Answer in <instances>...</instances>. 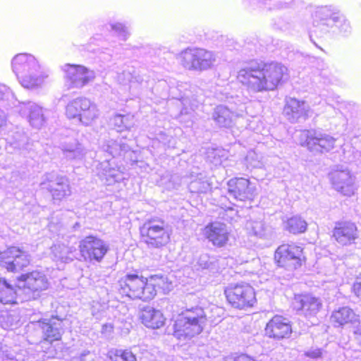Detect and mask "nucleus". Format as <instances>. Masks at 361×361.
<instances>
[{"label":"nucleus","instance_id":"obj_1","mask_svg":"<svg viewBox=\"0 0 361 361\" xmlns=\"http://www.w3.org/2000/svg\"><path fill=\"white\" fill-rule=\"evenodd\" d=\"M287 73L288 68L281 63L252 61L240 69L237 78L249 90L261 92L274 90Z\"/></svg>","mask_w":361,"mask_h":361},{"label":"nucleus","instance_id":"obj_2","mask_svg":"<svg viewBox=\"0 0 361 361\" xmlns=\"http://www.w3.org/2000/svg\"><path fill=\"white\" fill-rule=\"evenodd\" d=\"M165 283L164 277L161 275L145 277L137 273H128L118 280V292L130 300L146 302L154 298Z\"/></svg>","mask_w":361,"mask_h":361},{"label":"nucleus","instance_id":"obj_3","mask_svg":"<svg viewBox=\"0 0 361 361\" xmlns=\"http://www.w3.org/2000/svg\"><path fill=\"white\" fill-rule=\"evenodd\" d=\"M48 287L49 282L45 274L37 269L19 275L16 278V286L11 285L5 278H0V303L16 304L17 290L34 293L44 290Z\"/></svg>","mask_w":361,"mask_h":361},{"label":"nucleus","instance_id":"obj_4","mask_svg":"<svg viewBox=\"0 0 361 361\" xmlns=\"http://www.w3.org/2000/svg\"><path fill=\"white\" fill-rule=\"evenodd\" d=\"M36 324L42 334L39 341L41 351L47 358L56 357L66 348L63 340L65 332L63 319L57 316H51L49 319H40Z\"/></svg>","mask_w":361,"mask_h":361},{"label":"nucleus","instance_id":"obj_5","mask_svg":"<svg viewBox=\"0 0 361 361\" xmlns=\"http://www.w3.org/2000/svg\"><path fill=\"white\" fill-rule=\"evenodd\" d=\"M207 321V314L203 307L187 308L174 319L172 334L179 341L190 340L202 332Z\"/></svg>","mask_w":361,"mask_h":361},{"label":"nucleus","instance_id":"obj_6","mask_svg":"<svg viewBox=\"0 0 361 361\" xmlns=\"http://www.w3.org/2000/svg\"><path fill=\"white\" fill-rule=\"evenodd\" d=\"M12 67L20 84L27 89L40 87L48 78L37 59L31 54H17L12 60Z\"/></svg>","mask_w":361,"mask_h":361},{"label":"nucleus","instance_id":"obj_7","mask_svg":"<svg viewBox=\"0 0 361 361\" xmlns=\"http://www.w3.org/2000/svg\"><path fill=\"white\" fill-rule=\"evenodd\" d=\"M140 241L148 247L160 249L171 242V232L164 219L152 216L146 219L138 228Z\"/></svg>","mask_w":361,"mask_h":361},{"label":"nucleus","instance_id":"obj_8","mask_svg":"<svg viewBox=\"0 0 361 361\" xmlns=\"http://www.w3.org/2000/svg\"><path fill=\"white\" fill-rule=\"evenodd\" d=\"M81 257L89 262H102L109 251V245L97 235H89L79 243Z\"/></svg>","mask_w":361,"mask_h":361},{"label":"nucleus","instance_id":"obj_9","mask_svg":"<svg viewBox=\"0 0 361 361\" xmlns=\"http://www.w3.org/2000/svg\"><path fill=\"white\" fill-rule=\"evenodd\" d=\"M30 264L29 255L20 247L11 245L0 251V267L8 272L16 273Z\"/></svg>","mask_w":361,"mask_h":361},{"label":"nucleus","instance_id":"obj_10","mask_svg":"<svg viewBox=\"0 0 361 361\" xmlns=\"http://www.w3.org/2000/svg\"><path fill=\"white\" fill-rule=\"evenodd\" d=\"M333 188L343 195L350 197L357 190L355 176L344 165H336L329 173Z\"/></svg>","mask_w":361,"mask_h":361},{"label":"nucleus","instance_id":"obj_11","mask_svg":"<svg viewBox=\"0 0 361 361\" xmlns=\"http://www.w3.org/2000/svg\"><path fill=\"white\" fill-rule=\"evenodd\" d=\"M180 63L188 70H202L212 65L214 58L204 49H186L178 56Z\"/></svg>","mask_w":361,"mask_h":361},{"label":"nucleus","instance_id":"obj_12","mask_svg":"<svg viewBox=\"0 0 361 361\" xmlns=\"http://www.w3.org/2000/svg\"><path fill=\"white\" fill-rule=\"evenodd\" d=\"M300 137L307 149L312 152L325 153L334 148L336 139L331 135L317 130L300 131Z\"/></svg>","mask_w":361,"mask_h":361},{"label":"nucleus","instance_id":"obj_13","mask_svg":"<svg viewBox=\"0 0 361 361\" xmlns=\"http://www.w3.org/2000/svg\"><path fill=\"white\" fill-rule=\"evenodd\" d=\"M305 259L302 248L295 245L283 244L276 250L274 259L279 267L288 270L296 269Z\"/></svg>","mask_w":361,"mask_h":361},{"label":"nucleus","instance_id":"obj_14","mask_svg":"<svg viewBox=\"0 0 361 361\" xmlns=\"http://www.w3.org/2000/svg\"><path fill=\"white\" fill-rule=\"evenodd\" d=\"M63 71L68 88L82 87L95 78L93 71L80 64L66 63Z\"/></svg>","mask_w":361,"mask_h":361},{"label":"nucleus","instance_id":"obj_15","mask_svg":"<svg viewBox=\"0 0 361 361\" xmlns=\"http://www.w3.org/2000/svg\"><path fill=\"white\" fill-rule=\"evenodd\" d=\"M227 302L238 309L252 307L256 302L255 290L247 283L227 288Z\"/></svg>","mask_w":361,"mask_h":361},{"label":"nucleus","instance_id":"obj_16","mask_svg":"<svg viewBox=\"0 0 361 361\" xmlns=\"http://www.w3.org/2000/svg\"><path fill=\"white\" fill-rule=\"evenodd\" d=\"M66 114L69 118H78L81 122L87 123L97 117V110L89 99L80 97L68 104Z\"/></svg>","mask_w":361,"mask_h":361},{"label":"nucleus","instance_id":"obj_17","mask_svg":"<svg viewBox=\"0 0 361 361\" xmlns=\"http://www.w3.org/2000/svg\"><path fill=\"white\" fill-rule=\"evenodd\" d=\"M293 309L306 318L316 317L322 308L320 298L310 293L295 295L292 302Z\"/></svg>","mask_w":361,"mask_h":361},{"label":"nucleus","instance_id":"obj_18","mask_svg":"<svg viewBox=\"0 0 361 361\" xmlns=\"http://www.w3.org/2000/svg\"><path fill=\"white\" fill-rule=\"evenodd\" d=\"M255 188L250 185L248 179L235 178L227 182V199L232 198L235 200L245 201L252 199L255 196Z\"/></svg>","mask_w":361,"mask_h":361},{"label":"nucleus","instance_id":"obj_19","mask_svg":"<svg viewBox=\"0 0 361 361\" xmlns=\"http://www.w3.org/2000/svg\"><path fill=\"white\" fill-rule=\"evenodd\" d=\"M291 333L292 329L288 320L279 315L270 319L265 328V334L277 340L288 338Z\"/></svg>","mask_w":361,"mask_h":361},{"label":"nucleus","instance_id":"obj_20","mask_svg":"<svg viewBox=\"0 0 361 361\" xmlns=\"http://www.w3.org/2000/svg\"><path fill=\"white\" fill-rule=\"evenodd\" d=\"M333 236L342 245L352 244L358 238L357 226L351 221L336 222L333 231Z\"/></svg>","mask_w":361,"mask_h":361},{"label":"nucleus","instance_id":"obj_21","mask_svg":"<svg viewBox=\"0 0 361 361\" xmlns=\"http://www.w3.org/2000/svg\"><path fill=\"white\" fill-rule=\"evenodd\" d=\"M339 13L336 12L329 6H322L316 9L314 15V26L324 32H327L334 28L335 21L338 18Z\"/></svg>","mask_w":361,"mask_h":361},{"label":"nucleus","instance_id":"obj_22","mask_svg":"<svg viewBox=\"0 0 361 361\" xmlns=\"http://www.w3.org/2000/svg\"><path fill=\"white\" fill-rule=\"evenodd\" d=\"M310 107L306 102L290 97L286 99L284 114L291 123H295L299 118L307 116Z\"/></svg>","mask_w":361,"mask_h":361},{"label":"nucleus","instance_id":"obj_23","mask_svg":"<svg viewBox=\"0 0 361 361\" xmlns=\"http://www.w3.org/2000/svg\"><path fill=\"white\" fill-rule=\"evenodd\" d=\"M141 322L147 328L157 329L164 325L165 318L158 310L146 307L141 310Z\"/></svg>","mask_w":361,"mask_h":361},{"label":"nucleus","instance_id":"obj_24","mask_svg":"<svg viewBox=\"0 0 361 361\" xmlns=\"http://www.w3.org/2000/svg\"><path fill=\"white\" fill-rule=\"evenodd\" d=\"M245 227L249 235L258 238L270 240L274 237V231L271 226L262 221H249Z\"/></svg>","mask_w":361,"mask_h":361},{"label":"nucleus","instance_id":"obj_25","mask_svg":"<svg viewBox=\"0 0 361 361\" xmlns=\"http://www.w3.org/2000/svg\"><path fill=\"white\" fill-rule=\"evenodd\" d=\"M224 224L213 222L204 228V234L214 245L221 246L224 242Z\"/></svg>","mask_w":361,"mask_h":361},{"label":"nucleus","instance_id":"obj_26","mask_svg":"<svg viewBox=\"0 0 361 361\" xmlns=\"http://www.w3.org/2000/svg\"><path fill=\"white\" fill-rule=\"evenodd\" d=\"M331 321L338 326H343L348 323L355 324L358 322V315L348 307H343L333 312Z\"/></svg>","mask_w":361,"mask_h":361},{"label":"nucleus","instance_id":"obj_27","mask_svg":"<svg viewBox=\"0 0 361 361\" xmlns=\"http://www.w3.org/2000/svg\"><path fill=\"white\" fill-rule=\"evenodd\" d=\"M105 361H137L130 348H111L105 355Z\"/></svg>","mask_w":361,"mask_h":361},{"label":"nucleus","instance_id":"obj_28","mask_svg":"<svg viewBox=\"0 0 361 361\" xmlns=\"http://www.w3.org/2000/svg\"><path fill=\"white\" fill-rule=\"evenodd\" d=\"M307 226V222L299 216H294L288 219L284 224L285 229L293 234L305 232Z\"/></svg>","mask_w":361,"mask_h":361},{"label":"nucleus","instance_id":"obj_29","mask_svg":"<svg viewBox=\"0 0 361 361\" xmlns=\"http://www.w3.org/2000/svg\"><path fill=\"white\" fill-rule=\"evenodd\" d=\"M338 29L339 32L343 35H346L350 32L351 27L348 20L345 18L339 13L337 20L335 21L334 27Z\"/></svg>","mask_w":361,"mask_h":361},{"label":"nucleus","instance_id":"obj_30","mask_svg":"<svg viewBox=\"0 0 361 361\" xmlns=\"http://www.w3.org/2000/svg\"><path fill=\"white\" fill-rule=\"evenodd\" d=\"M128 118L125 115L116 114L111 119V123L118 131L127 128Z\"/></svg>","mask_w":361,"mask_h":361},{"label":"nucleus","instance_id":"obj_31","mask_svg":"<svg viewBox=\"0 0 361 361\" xmlns=\"http://www.w3.org/2000/svg\"><path fill=\"white\" fill-rule=\"evenodd\" d=\"M273 26L275 29L286 32L290 29L291 25L289 23L285 22L282 18H279L274 22Z\"/></svg>","mask_w":361,"mask_h":361},{"label":"nucleus","instance_id":"obj_32","mask_svg":"<svg viewBox=\"0 0 361 361\" xmlns=\"http://www.w3.org/2000/svg\"><path fill=\"white\" fill-rule=\"evenodd\" d=\"M322 351L321 348H311L305 352V355L306 357L317 359L322 357Z\"/></svg>","mask_w":361,"mask_h":361},{"label":"nucleus","instance_id":"obj_33","mask_svg":"<svg viewBox=\"0 0 361 361\" xmlns=\"http://www.w3.org/2000/svg\"><path fill=\"white\" fill-rule=\"evenodd\" d=\"M245 262L243 258L238 257L236 258H233L231 256H227V267H230L231 269L234 268V266L236 264H241Z\"/></svg>","mask_w":361,"mask_h":361},{"label":"nucleus","instance_id":"obj_34","mask_svg":"<svg viewBox=\"0 0 361 361\" xmlns=\"http://www.w3.org/2000/svg\"><path fill=\"white\" fill-rule=\"evenodd\" d=\"M353 290L357 297L361 298V277L356 278L353 286Z\"/></svg>","mask_w":361,"mask_h":361},{"label":"nucleus","instance_id":"obj_35","mask_svg":"<svg viewBox=\"0 0 361 361\" xmlns=\"http://www.w3.org/2000/svg\"><path fill=\"white\" fill-rule=\"evenodd\" d=\"M230 361H256L255 359L246 354H240L230 359Z\"/></svg>","mask_w":361,"mask_h":361},{"label":"nucleus","instance_id":"obj_36","mask_svg":"<svg viewBox=\"0 0 361 361\" xmlns=\"http://www.w3.org/2000/svg\"><path fill=\"white\" fill-rule=\"evenodd\" d=\"M226 211H227V216H228V213L230 212L231 215V221L233 220L234 219V215H237L238 212L235 211L232 207H228V206H227Z\"/></svg>","mask_w":361,"mask_h":361},{"label":"nucleus","instance_id":"obj_37","mask_svg":"<svg viewBox=\"0 0 361 361\" xmlns=\"http://www.w3.org/2000/svg\"><path fill=\"white\" fill-rule=\"evenodd\" d=\"M288 3L287 2H278L277 4L276 5V8H278V9H281V8H286L288 7Z\"/></svg>","mask_w":361,"mask_h":361},{"label":"nucleus","instance_id":"obj_38","mask_svg":"<svg viewBox=\"0 0 361 361\" xmlns=\"http://www.w3.org/2000/svg\"><path fill=\"white\" fill-rule=\"evenodd\" d=\"M320 75L324 78H326L327 80H329V75L326 71L324 70L321 72Z\"/></svg>","mask_w":361,"mask_h":361},{"label":"nucleus","instance_id":"obj_39","mask_svg":"<svg viewBox=\"0 0 361 361\" xmlns=\"http://www.w3.org/2000/svg\"><path fill=\"white\" fill-rule=\"evenodd\" d=\"M355 333L361 336V326L357 328V329L355 331Z\"/></svg>","mask_w":361,"mask_h":361},{"label":"nucleus","instance_id":"obj_40","mask_svg":"<svg viewBox=\"0 0 361 361\" xmlns=\"http://www.w3.org/2000/svg\"><path fill=\"white\" fill-rule=\"evenodd\" d=\"M3 125V120L0 118V128Z\"/></svg>","mask_w":361,"mask_h":361},{"label":"nucleus","instance_id":"obj_41","mask_svg":"<svg viewBox=\"0 0 361 361\" xmlns=\"http://www.w3.org/2000/svg\"><path fill=\"white\" fill-rule=\"evenodd\" d=\"M226 240L228 241V233H227V238H226Z\"/></svg>","mask_w":361,"mask_h":361}]
</instances>
